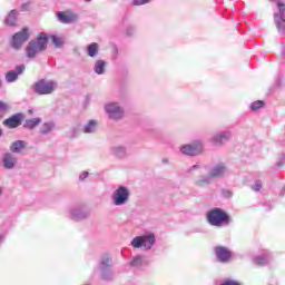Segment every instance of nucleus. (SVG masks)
Listing matches in <instances>:
<instances>
[{"instance_id":"f257e3e1","label":"nucleus","mask_w":285,"mask_h":285,"mask_svg":"<svg viewBox=\"0 0 285 285\" xmlns=\"http://www.w3.org/2000/svg\"><path fill=\"white\" fill-rule=\"evenodd\" d=\"M207 222L210 226H215L216 228H222V226H228V224H233V218L226 213L224 209L215 207L212 208L206 214Z\"/></svg>"},{"instance_id":"f03ea898","label":"nucleus","mask_w":285,"mask_h":285,"mask_svg":"<svg viewBox=\"0 0 285 285\" xmlns=\"http://www.w3.org/2000/svg\"><path fill=\"white\" fill-rule=\"evenodd\" d=\"M48 49V36L46 33H40L36 39L31 40L27 46V57L29 59H35L37 55H41Z\"/></svg>"},{"instance_id":"7ed1b4c3","label":"nucleus","mask_w":285,"mask_h":285,"mask_svg":"<svg viewBox=\"0 0 285 285\" xmlns=\"http://www.w3.org/2000/svg\"><path fill=\"white\" fill-rule=\"evenodd\" d=\"M104 111L111 121H121L126 117V109L119 101H108L104 105Z\"/></svg>"},{"instance_id":"20e7f679","label":"nucleus","mask_w":285,"mask_h":285,"mask_svg":"<svg viewBox=\"0 0 285 285\" xmlns=\"http://www.w3.org/2000/svg\"><path fill=\"white\" fill-rule=\"evenodd\" d=\"M155 244H157L155 233L147 232L141 236L134 237L130 243V246L132 248H144V250H150L153 246H155Z\"/></svg>"},{"instance_id":"39448f33","label":"nucleus","mask_w":285,"mask_h":285,"mask_svg":"<svg viewBox=\"0 0 285 285\" xmlns=\"http://www.w3.org/2000/svg\"><path fill=\"white\" fill-rule=\"evenodd\" d=\"M130 188L124 185L117 186L111 194L114 206H126L130 202Z\"/></svg>"},{"instance_id":"423d86ee","label":"nucleus","mask_w":285,"mask_h":285,"mask_svg":"<svg viewBox=\"0 0 285 285\" xmlns=\"http://www.w3.org/2000/svg\"><path fill=\"white\" fill-rule=\"evenodd\" d=\"M59 88L57 80L40 79L33 85L37 95H52Z\"/></svg>"},{"instance_id":"0eeeda50","label":"nucleus","mask_w":285,"mask_h":285,"mask_svg":"<svg viewBox=\"0 0 285 285\" xmlns=\"http://www.w3.org/2000/svg\"><path fill=\"white\" fill-rule=\"evenodd\" d=\"M181 155L186 157H197V155H202L204 153V141L197 139L189 144L181 145L179 147Z\"/></svg>"},{"instance_id":"6e6552de","label":"nucleus","mask_w":285,"mask_h":285,"mask_svg":"<svg viewBox=\"0 0 285 285\" xmlns=\"http://www.w3.org/2000/svg\"><path fill=\"white\" fill-rule=\"evenodd\" d=\"M112 257L106 254L101 257L100 263L98 265V271L102 279H110L115 275V271H112Z\"/></svg>"},{"instance_id":"1a4fd4ad","label":"nucleus","mask_w":285,"mask_h":285,"mask_svg":"<svg viewBox=\"0 0 285 285\" xmlns=\"http://www.w3.org/2000/svg\"><path fill=\"white\" fill-rule=\"evenodd\" d=\"M273 3H275V6L278 9V12H274V22L276 24V28L278 30V32L284 33L285 32V3L282 2V0H269Z\"/></svg>"},{"instance_id":"9d476101","label":"nucleus","mask_w":285,"mask_h":285,"mask_svg":"<svg viewBox=\"0 0 285 285\" xmlns=\"http://www.w3.org/2000/svg\"><path fill=\"white\" fill-rule=\"evenodd\" d=\"M28 39H30V35L28 33V29L24 28L12 37L11 48L14 50H21V47L26 41H28Z\"/></svg>"},{"instance_id":"9b49d317","label":"nucleus","mask_w":285,"mask_h":285,"mask_svg":"<svg viewBox=\"0 0 285 285\" xmlns=\"http://www.w3.org/2000/svg\"><path fill=\"white\" fill-rule=\"evenodd\" d=\"M90 213L83 207H71L68 209V217L73 222H83V219H88Z\"/></svg>"},{"instance_id":"f8f14e48","label":"nucleus","mask_w":285,"mask_h":285,"mask_svg":"<svg viewBox=\"0 0 285 285\" xmlns=\"http://www.w3.org/2000/svg\"><path fill=\"white\" fill-rule=\"evenodd\" d=\"M57 14L60 23L70 24L79 21V13L71 10L59 11Z\"/></svg>"},{"instance_id":"ddd939ff","label":"nucleus","mask_w":285,"mask_h":285,"mask_svg":"<svg viewBox=\"0 0 285 285\" xmlns=\"http://www.w3.org/2000/svg\"><path fill=\"white\" fill-rule=\"evenodd\" d=\"M23 72H26V65H19L13 70L8 71L4 75V79L7 83H14Z\"/></svg>"},{"instance_id":"4468645a","label":"nucleus","mask_w":285,"mask_h":285,"mask_svg":"<svg viewBox=\"0 0 285 285\" xmlns=\"http://www.w3.org/2000/svg\"><path fill=\"white\" fill-rule=\"evenodd\" d=\"M215 255L216 259H218L222 264H228L233 257V252H230L228 247L217 246L215 247Z\"/></svg>"},{"instance_id":"2eb2a0df","label":"nucleus","mask_w":285,"mask_h":285,"mask_svg":"<svg viewBox=\"0 0 285 285\" xmlns=\"http://www.w3.org/2000/svg\"><path fill=\"white\" fill-rule=\"evenodd\" d=\"M230 137H232V134L229 130L218 131L217 134L212 136L209 141L210 144H213V146H224V144H226V141H228Z\"/></svg>"},{"instance_id":"dca6fc26","label":"nucleus","mask_w":285,"mask_h":285,"mask_svg":"<svg viewBox=\"0 0 285 285\" xmlns=\"http://www.w3.org/2000/svg\"><path fill=\"white\" fill-rule=\"evenodd\" d=\"M17 156L12 153H4L2 155V166L6 168V170H12L17 167Z\"/></svg>"},{"instance_id":"f3484780","label":"nucleus","mask_w":285,"mask_h":285,"mask_svg":"<svg viewBox=\"0 0 285 285\" xmlns=\"http://www.w3.org/2000/svg\"><path fill=\"white\" fill-rule=\"evenodd\" d=\"M23 121V115L21 114H16L13 116H11L10 118L3 120V126H6V128H19V126H21Z\"/></svg>"},{"instance_id":"a211bd4d","label":"nucleus","mask_w":285,"mask_h":285,"mask_svg":"<svg viewBox=\"0 0 285 285\" xmlns=\"http://www.w3.org/2000/svg\"><path fill=\"white\" fill-rule=\"evenodd\" d=\"M227 174H228V167L224 163L215 165L209 170V175L212 178L224 177V175H227Z\"/></svg>"},{"instance_id":"6ab92c4d","label":"nucleus","mask_w":285,"mask_h":285,"mask_svg":"<svg viewBox=\"0 0 285 285\" xmlns=\"http://www.w3.org/2000/svg\"><path fill=\"white\" fill-rule=\"evenodd\" d=\"M110 154L117 159H126L128 151L124 145H114L110 147Z\"/></svg>"},{"instance_id":"aec40b11","label":"nucleus","mask_w":285,"mask_h":285,"mask_svg":"<svg viewBox=\"0 0 285 285\" xmlns=\"http://www.w3.org/2000/svg\"><path fill=\"white\" fill-rule=\"evenodd\" d=\"M107 68H108V61H106L105 59H97L94 62L92 70L96 75L104 76L106 75Z\"/></svg>"},{"instance_id":"412c9836","label":"nucleus","mask_w":285,"mask_h":285,"mask_svg":"<svg viewBox=\"0 0 285 285\" xmlns=\"http://www.w3.org/2000/svg\"><path fill=\"white\" fill-rule=\"evenodd\" d=\"M28 146V142L26 140H16L11 142L9 150H11V154L13 155H20V153H23Z\"/></svg>"},{"instance_id":"4be33fe9","label":"nucleus","mask_w":285,"mask_h":285,"mask_svg":"<svg viewBox=\"0 0 285 285\" xmlns=\"http://www.w3.org/2000/svg\"><path fill=\"white\" fill-rule=\"evenodd\" d=\"M99 122L95 119H91L83 125L81 132H83L85 135H95V132H97Z\"/></svg>"},{"instance_id":"5701e85b","label":"nucleus","mask_w":285,"mask_h":285,"mask_svg":"<svg viewBox=\"0 0 285 285\" xmlns=\"http://www.w3.org/2000/svg\"><path fill=\"white\" fill-rule=\"evenodd\" d=\"M86 55L90 57V59H97L99 57V43L91 42L86 46Z\"/></svg>"},{"instance_id":"b1692460","label":"nucleus","mask_w":285,"mask_h":285,"mask_svg":"<svg viewBox=\"0 0 285 285\" xmlns=\"http://www.w3.org/2000/svg\"><path fill=\"white\" fill-rule=\"evenodd\" d=\"M56 128V125L53 121H46L41 125L39 132L40 135L47 136L50 135V132H53Z\"/></svg>"},{"instance_id":"393cba45","label":"nucleus","mask_w":285,"mask_h":285,"mask_svg":"<svg viewBox=\"0 0 285 285\" xmlns=\"http://www.w3.org/2000/svg\"><path fill=\"white\" fill-rule=\"evenodd\" d=\"M272 259H273V256L271 255V253H266L261 256H256L254 258V263L257 266H266V264H268Z\"/></svg>"},{"instance_id":"a878e982","label":"nucleus","mask_w":285,"mask_h":285,"mask_svg":"<svg viewBox=\"0 0 285 285\" xmlns=\"http://www.w3.org/2000/svg\"><path fill=\"white\" fill-rule=\"evenodd\" d=\"M213 181V176L210 174L200 176L195 180V185L199 187L209 186Z\"/></svg>"},{"instance_id":"bb28decb","label":"nucleus","mask_w":285,"mask_h":285,"mask_svg":"<svg viewBox=\"0 0 285 285\" xmlns=\"http://www.w3.org/2000/svg\"><path fill=\"white\" fill-rule=\"evenodd\" d=\"M19 14V11L11 10L9 14L7 16V19L4 20V23L7 26H17V16Z\"/></svg>"},{"instance_id":"cd10ccee","label":"nucleus","mask_w":285,"mask_h":285,"mask_svg":"<svg viewBox=\"0 0 285 285\" xmlns=\"http://www.w3.org/2000/svg\"><path fill=\"white\" fill-rule=\"evenodd\" d=\"M39 124H41V118H31V119H27L23 126L28 130H35V128H37Z\"/></svg>"},{"instance_id":"c85d7f7f","label":"nucleus","mask_w":285,"mask_h":285,"mask_svg":"<svg viewBox=\"0 0 285 285\" xmlns=\"http://www.w3.org/2000/svg\"><path fill=\"white\" fill-rule=\"evenodd\" d=\"M144 264H145V261H144V256L141 255L134 256L130 262V266H132L134 268H141Z\"/></svg>"},{"instance_id":"c756f323","label":"nucleus","mask_w":285,"mask_h":285,"mask_svg":"<svg viewBox=\"0 0 285 285\" xmlns=\"http://www.w3.org/2000/svg\"><path fill=\"white\" fill-rule=\"evenodd\" d=\"M49 39L53 43L55 48L63 47V38L57 37V36H50Z\"/></svg>"},{"instance_id":"7c9ffc66","label":"nucleus","mask_w":285,"mask_h":285,"mask_svg":"<svg viewBox=\"0 0 285 285\" xmlns=\"http://www.w3.org/2000/svg\"><path fill=\"white\" fill-rule=\"evenodd\" d=\"M264 106L265 102L263 100H256L249 105V108L253 112H257V110H262Z\"/></svg>"},{"instance_id":"2f4dec72","label":"nucleus","mask_w":285,"mask_h":285,"mask_svg":"<svg viewBox=\"0 0 285 285\" xmlns=\"http://www.w3.org/2000/svg\"><path fill=\"white\" fill-rule=\"evenodd\" d=\"M9 109H10V106H8V104L0 100V119H3V116L6 115V112H8Z\"/></svg>"},{"instance_id":"473e14b6","label":"nucleus","mask_w":285,"mask_h":285,"mask_svg":"<svg viewBox=\"0 0 285 285\" xmlns=\"http://www.w3.org/2000/svg\"><path fill=\"white\" fill-rule=\"evenodd\" d=\"M252 190H255V193H259V190H262V180H256L252 186Z\"/></svg>"},{"instance_id":"72a5a7b5","label":"nucleus","mask_w":285,"mask_h":285,"mask_svg":"<svg viewBox=\"0 0 285 285\" xmlns=\"http://www.w3.org/2000/svg\"><path fill=\"white\" fill-rule=\"evenodd\" d=\"M153 0H132V6H146V3H150Z\"/></svg>"},{"instance_id":"f704fd0d","label":"nucleus","mask_w":285,"mask_h":285,"mask_svg":"<svg viewBox=\"0 0 285 285\" xmlns=\"http://www.w3.org/2000/svg\"><path fill=\"white\" fill-rule=\"evenodd\" d=\"M283 166H285V154L276 161V168H282Z\"/></svg>"},{"instance_id":"c9c22d12","label":"nucleus","mask_w":285,"mask_h":285,"mask_svg":"<svg viewBox=\"0 0 285 285\" xmlns=\"http://www.w3.org/2000/svg\"><path fill=\"white\" fill-rule=\"evenodd\" d=\"M220 285H242V284L235 279H225Z\"/></svg>"},{"instance_id":"e433bc0d","label":"nucleus","mask_w":285,"mask_h":285,"mask_svg":"<svg viewBox=\"0 0 285 285\" xmlns=\"http://www.w3.org/2000/svg\"><path fill=\"white\" fill-rule=\"evenodd\" d=\"M89 173L88 171H82L80 175H79V181H86V179H88L89 177Z\"/></svg>"},{"instance_id":"4c0bfd02","label":"nucleus","mask_w":285,"mask_h":285,"mask_svg":"<svg viewBox=\"0 0 285 285\" xmlns=\"http://www.w3.org/2000/svg\"><path fill=\"white\" fill-rule=\"evenodd\" d=\"M79 136V130L72 129V131L69 132V137H78Z\"/></svg>"},{"instance_id":"58836bf2","label":"nucleus","mask_w":285,"mask_h":285,"mask_svg":"<svg viewBox=\"0 0 285 285\" xmlns=\"http://www.w3.org/2000/svg\"><path fill=\"white\" fill-rule=\"evenodd\" d=\"M197 169H199V165H194L188 168L187 173H193V170H197Z\"/></svg>"},{"instance_id":"ea45409f","label":"nucleus","mask_w":285,"mask_h":285,"mask_svg":"<svg viewBox=\"0 0 285 285\" xmlns=\"http://www.w3.org/2000/svg\"><path fill=\"white\" fill-rule=\"evenodd\" d=\"M29 6H30V4H28V3H23V4L21 6L22 12H26V10H28Z\"/></svg>"},{"instance_id":"a19ab883","label":"nucleus","mask_w":285,"mask_h":285,"mask_svg":"<svg viewBox=\"0 0 285 285\" xmlns=\"http://www.w3.org/2000/svg\"><path fill=\"white\" fill-rule=\"evenodd\" d=\"M132 32H135V29H132V28H129V29L127 30V35H132Z\"/></svg>"},{"instance_id":"79ce46f5","label":"nucleus","mask_w":285,"mask_h":285,"mask_svg":"<svg viewBox=\"0 0 285 285\" xmlns=\"http://www.w3.org/2000/svg\"><path fill=\"white\" fill-rule=\"evenodd\" d=\"M3 196V187L0 186V197Z\"/></svg>"},{"instance_id":"37998d69","label":"nucleus","mask_w":285,"mask_h":285,"mask_svg":"<svg viewBox=\"0 0 285 285\" xmlns=\"http://www.w3.org/2000/svg\"><path fill=\"white\" fill-rule=\"evenodd\" d=\"M161 161H163V164H168L169 160H168V158H164Z\"/></svg>"},{"instance_id":"c03bdc74","label":"nucleus","mask_w":285,"mask_h":285,"mask_svg":"<svg viewBox=\"0 0 285 285\" xmlns=\"http://www.w3.org/2000/svg\"><path fill=\"white\" fill-rule=\"evenodd\" d=\"M1 135H3V129L0 128V137H1Z\"/></svg>"},{"instance_id":"a18cd8bd","label":"nucleus","mask_w":285,"mask_h":285,"mask_svg":"<svg viewBox=\"0 0 285 285\" xmlns=\"http://www.w3.org/2000/svg\"><path fill=\"white\" fill-rule=\"evenodd\" d=\"M87 3H90L91 0H85Z\"/></svg>"},{"instance_id":"49530a36","label":"nucleus","mask_w":285,"mask_h":285,"mask_svg":"<svg viewBox=\"0 0 285 285\" xmlns=\"http://www.w3.org/2000/svg\"><path fill=\"white\" fill-rule=\"evenodd\" d=\"M29 114L32 115V110H29Z\"/></svg>"}]
</instances>
